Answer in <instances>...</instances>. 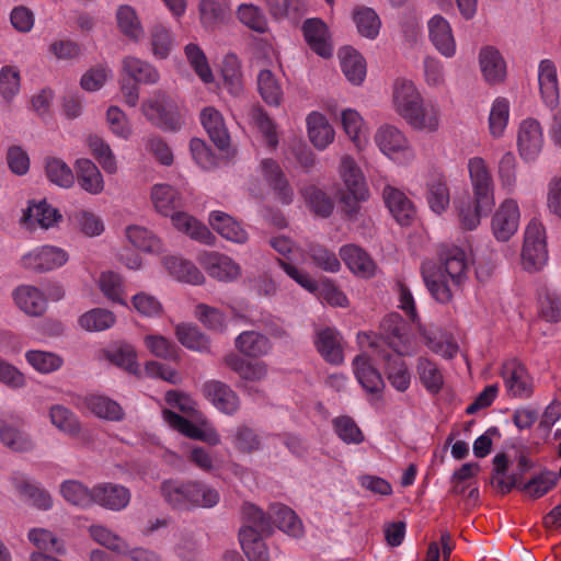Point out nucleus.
I'll list each match as a JSON object with an SVG mask.
<instances>
[{
  "mask_svg": "<svg viewBox=\"0 0 561 561\" xmlns=\"http://www.w3.org/2000/svg\"><path fill=\"white\" fill-rule=\"evenodd\" d=\"M208 220L213 229L222 238L236 243H244L247 241V231L230 215L214 210L210 213Z\"/></svg>",
  "mask_w": 561,
  "mask_h": 561,
  "instance_id": "f704fd0d",
  "label": "nucleus"
},
{
  "mask_svg": "<svg viewBox=\"0 0 561 561\" xmlns=\"http://www.w3.org/2000/svg\"><path fill=\"white\" fill-rule=\"evenodd\" d=\"M201 122L218 149L224 150L229 147V133L219 111L211 106L205 107L201 113Z\"/></svg>",
  "mask_w": 561,
  "mask_h": 561,
  "instance_id": "cd10ccee",
  "label": "nucleus"
},
{
  "mask_svg": "<svg viewBox=\"0 0 561 561\" xmlns=\"http://www.w3.org/2000/svg\"><path fill=\"white\" fill-rule=\"evenodd\" d=\"M381 339L398 354H412L409 325L397 312L387 314L381 323Z\"/></svg>",
  "mask_w": 561,
  "mask_h": 561,
  "instance_id": "1a4fd4ad",
  "label": "nucleus"
},
{
  "mask_svg": "<svg viewBox=\"0 0 561 561\" xmlns=\"http://www.w3.org/2000/svg\"><path fill=\"white\" fill-rule=\"evenodd\" d=\"M241 516L244 523L241 528H249L257 535L271 534V508L264 513L256 505L245 502L241 507Z\"/></svg>",
  "mask_w": 561,
  "mask_h": 561,
  "instance_id": "c03bdc74",
  "label": "nucleus"
},
{
  "mask_svg": "<svg viewBox=\"0 0 561 561\" xmlns=\"http://www.w3.org/2000/svg\"><path fill=\"white\" fill-rule=\"evenodd\" d=\"M257 91L262 100L270 106H279L283 89L276 76L268 69H262L256 77Z\"/></svg>",
  "mask_w": 561,
  "mask_h": 561,
  "instance_id": "37998d69",
  "label": "nucleus"
},
{
  "mask_svg": "<svg viewBox=\"0 0 561 561\" xmlns=\"http://www.w3.org/2000/svg\"><path fill=\"white\" fill-rule=\"evenodd\" d=\"M262 536L249 528H240L239 540L249 561H270L268 549Z\"/></svg>",
  "mask_w": 561,
  "mask_h": 561,
  "instance_id": "a18cd8bd",
  "label": "nucleus"
},
{
  "mask_svg": "<svg viewBox=\"0 0 561 561\" xmlns=\"http://www.w3.org/2000/svg\"><path fill=\"white\" fill-rule=\"evenodd\" d=\"M405 354H391L389 351L378 350V357L385 363V374L391 386L400 392H404L411 382V375L403 356Z\"/></svg>",
  "mask_w": 561,
  "mask_h": 561,
  "instance_id": "dca6fc26",
  "label": "nucleus"
},
{
  "mask_svg": "<svg viewBox=\"0 0 561 561\" xmlns=\"http://www.w3.org/2000/svg\"><path fill=\"white\" fill-rule=\"evenodd\" d=\"M416 369L425 389L431 393H438L443 387L444 378L437 365L427 358L420 357Z\"/></svg>",
  "mask_w": 561,
  "mask_h": 561,
  "instance_id": "052dcab7",
  "label": "nucleus"
},
{
  "mask_svg": "<svg viewBox=\"0 0 561 561\" xmlns=\"http://www.w3.org/2000/svg\"><path fill=\"white\" fill-rule=\"evenodd\" d=\"M175 334L184 347L197 352H209V339L196 325L180 323L175 328Z\"/></svg>",
  "mask_w": 561,
  "mask_h": 561,
  "instance_id": "8fccbe9b",
  "label": "nucleus"
},
{
  "mask_svg": "<svg viewBox=\"0 0 561 561\" xmlns=\"http://www.w3.org/2000/svg\"><path fill=\"white\" fill-rule=\"evenodd\" d=\"M151 201L156 210L163 216H171L184 207L182 194L169 184L153 185Z\"/></svg>",
  "mask_w": 561,
  "mask_h": 561,
  "instance_id": "b1692460",
  "label": "nucleus"
},
{
  "mask_svg": "<svg viewBox=\"0 0 561 561\" xmlns=\"http://www.w3.org/2000/svg\"><path fill=\"white\" fill-rule=\"evenodd\" d=\"M100 289L111 301L127 307L125 299L124 282L118 273L113 271L103 272L99 279Z\"/></svg>",
  "mask_w": 561,
  "mask_h": 561,
  "instance_id": "4d7b16f0",
  "label": "nucleus"
},
{
  "mask_svg": "<svg viewBox=\"0 0 561 561\" xmlns=\"http://www.w3.org/2000/svg\"><path fill=\"white\" fill-rule=\"evenodd\" d=\"M375 141L382 153L398 163H408L414 157L407 137L394 126L380 127L375 135Z\"/></svg>",
  "mask_w": 561,
  "mask_h": 561,
  "instance_id": "0eeeda50",
  "label": "nucleus"
},
{
  "mask_svg": "<svg viewBox=\"0 0 561 561\" xmlns=\"http://www.w3.org/2000/svg\"><path fill=\"white\" fill-rule=\"evenodd\" d=\"M199 264L207 274L221 282L238 278L241 268L230 256L218 252H204L199 255Z\"/></svg>",
  "mask_w": 561,
  "mask_h": 561,
  "instance_id": "4468645a",
  "label": "nucleus"
},
{
  "mask_svg": "<svg viewBox=\"0 0 561 561\" xmlns=\"http://www.w3.org/2000/svg\"><path fill=\"white\" fill-rule=\"evenodd\" d=\"M426 201L430 208L442 214L449 205V190L444 175L435 173L426 182Z\"/></svg>",
  "mask_w": 561,
  "mask_h": 561,
  "instance_id": "4c0bfd02",
  "label": "nucleus"
},
{
  "mask_svg": "<svg viewBox=\"0 0 561 561\" xmlns=\"http://www.w3.org/2000/svg\"><path fill=\"white\" fill-rule=\"evenodd\" d=\"M116 21L119 31L131 41L138 42L144 37L145 32L141 23L136 11L130 5L118 7Z\"/></svg>",
  "mask_w": 561,
  "mask_h": 561,
  "instance_id": "864d4df0",
  "label": "nucleus"
},
{
  "mask_svg": "<svg viewBox=\"0 0 561 561\" xmlns=\"http://www.w3.org/2000/svg\"><path fill=\"white\" fill-rule=\"evenodd\" d=\"M141 112L156 127L175 131L181 128V115L178 104L164 91L157 90L144 101Z\"/></svg>",
  "mask_w": 561,
  "mask_h": 561,
  "instance_id": "39448f33",
  "label": "nucleus"
},
{
  "mask_svg": "<svg viewBox=\"0 0 561 561\" xmlns=\"http://www.w3.org/2000/svg\"><path fill=\"white\" fill-rule=\"evenodd\" d=\"M339 57L341 68L347 80L353 84H360L366 76V62L364 57L352 47H343Z\"/></svg>",
  "mask_w": 561,
  "mask_h": 561,
  "instance_id": "58836bf2",
  "label": "nucleus"
},
{
  "mask_svg": "<svg viewBox=\"0 0 561 561\" xmlns=\"http://www.w3.org/2000/svg\"><path fill=\"white\" fill-rule=\"evenodd\" d=\"M89 534L94 541L112 551L121 554H126L128 551V545L125 540L104 526L92 525L89 527Z\"/></svg>",
  "mask_w": 561,
  "mask_h": 561,
  "instance_id": "338daca9",
  "label": "nucleus"
},
{
  "mask_svg": "<svg viewBox=\"0 0 561 561\" xmlns=\"http://www.w3.org/2000/svg\"><path fill=\"white\" fill-rule=\"evenodd\" d=\"M0 439L4 446L13 451L25 453L34 447L27 433L21 427L7 422H3L0 426Z\"/></svg>",
  "mask_w": 561,
  "mask_h": 561,
  "instance_id": "de8ad7c7",
  "label": "nucleus"
},
{
  "mask_svg": "<svg viewBox=\"0 0 561 561\" xmlns=\"http://www.w3.org/2000/svg\"><path fill=\"white\" fill-rule=\"evenodd\" d=\"M164 501L174 510L210 508L219 503L218 491L199 481L164 480L160 484Z\"/></svg>",
  "mask_w": 561,
  "mask_h": 561,
  "instance_id": "20e7f679",
  "label": "nucleus"
},
{
  "mask_svg": "<svg viewBox=\"0 0 561 561\" xmlns=\"http://www.w3.org/2000/svg\"><path fill=\"white\" fill-rule=\"evenodd\" d=\"M237 15L242 24L254 32L262 34L268 30V23L264 12L254 4H240L237 10Z\"/></svg>",
  "mask_w": 561,
  "mask_h": 561,
  "instance_id": "0e129e2a",
  "label": "nucleus"
},
{
  "mask_svg": "<svg viewBox=\"0 0 561 561\" xmlns=\"http://www.w3.org/2000/svg\"><path fill=\"white\" fill-rule=\"evenodd\" d=\"M234 347L244 356L259 358L272 351V343L262 333L243 331L234 339Z\"/></svg>",
  "mask_w": 561,
  "mask_h": 561,
  "instance_id": "473e14b6",
  "label": "nucleus"
},
{
  "mask_svg": "<svg viewBox=\"0 0 561 561\" xmlns=\"http://www.w3.org/2000/svg\"><path fill=\"white\" fill-rule=\"evenodd\" d=\"M517 147L524 161L537 159L543 147V134L539 122L535 118L524 119L517 134Z\"/></svg>",
  "mask_w": 561,
  "mask_h": 561,
  "instance_id": "ddd939ff",
  "label": "nucleus"
},
{
  "mask_svg": "<svg viewBox=\"0 0 561 561\" xmlns=\"http://www.w3.org/2000/svg\"><path fill=\"white\" fill-rule=\"evenodd\" d=\"M506 392L512 398L528 399L534 392V381L525 365L516 359L506 360L501 370Z\"/></svg>",
  "mask_w": 561,
  "mask_h": 561,
  "instance_id": "6e6552de",
  "label": "nucleus"
},
{
  "mask_svg": "<svg viewBox=\"0 0 561 561\" xmlns=\"http://www.w3.org/2000/svg\"><path fill=\"white\" fill-rule=\"evenodd\" d=\"M15 305L24 313L41 317L45 313L47 301L45 294L32 285H20L12 293Z\"/></svg>",
  "mask_w": 561,
  "mask_h": 561,
  "instance_id": "aec40b11",
  "label": "nucleus"
},
{
  "mask_svg": "<svg viewBox=\"0 0 561 561\" xmlns=\"http://www.w3.org/2000/svg\"><path fill=\"white\" fill-rule=\"evenodd\" d=\"M130 491L121 484L100 483L93 486V505L110 511H122L130 502Z\"/></svg>",
  "mask_w": 561,
  "mask_h": 561,
  "instance_id": "2eb2a0df",
  "label": "nucleus"
},
{
  "mask_svg": "<svg viewBox=\"0 0 561 561\" xmlns=\"http://www.w3.org/2000/svg\"><path fill=\"white\" fill-rule=\"evenodd\" d=\"M116 322L115 314L103 308H94L79 318V324L89 332H100L112 328Z\"/></svg>",
  "mask_w": 561,
  "mask_h": 561,
  "instance_id": "6e6d98bb",
  "label": "nucleus"
},
{
  "mask_svg": "<svg viewBox=\"0 0 561 561\" xmlns=\"http://www.w3.org/2000/svg\"><path fill=\"white\" fill-rule=\"evenodd\" d=\"M270 14L276 20H299L306 12L304 0H265Z\"/></svg>",
  "mask_w": 561,
  "mask_h": 561,
  "instance_id": "13d9d810",
  "label": "nucleus"
},
{
  "mask_svg": "<svg viewBox=\"0 0 561 561\" xmlns=\"http://www.w3.org/2000/svg\"><path fill=\"white\" fill-rule=\"evenodd\" d=\"M274 526L295 538L304 534V526L297 514L283 504L271 505V533Z\"/></svg>",
  "mask_w": 561,
  "mask_h": 561,
  "instance_id": "2f4dec72",
  "label": "nucleus"
},
{
  "mask_svg": "<svg viewBox=\"0 0 561 561\" xmlns=\"http://www.w3.org/2000/svg\"><path fill=\"white\" fill-rule=\"evenodd\" d=\"M225 365L234 371L242 381L257 382L267 376V364L261 360L251 362L237 353H229L224 357Z\"/></svg>",
  "mask_w": 561,
  "mask_h": 561,
  "instance_id": "4be33fe9",
  "label": "nucleus"
},
{
  "mask_svg": "<svg viewBox=\"0 0 561 561\" xmlns=\"http://www.w3.org/2000/svg\"><path fill=\"white\" fill-rule=\"evenodd\" d=\"M126 237L135 248L141 251L158 252L161 250L160 239L145 227L128 226Z\"/></svg>",
  "mask_w": 561,
  "mask_h": 561,
  "instance_id": "680f3d73",
  "label": "nucleus"
},
{
  "mask_svg": "<svg viewBox=\"0 0 561 561\" xmlns=\"http://www.w3.org/2000/svg\"><path fill=\"white\" fill-rule=\"evenodd\" d=\"M171 220L173 226L179 230L190 236L192 239L199 241L202 243L213 245L215 244L216 237L210 232V230L201 221L192 217L182 209L172 214Z\"/></svg>",
  "mask_w": 561,
  "mask_h": 561,
  "instance_id": "a878e982",
  "label": "nucleus"
},
{
  "mask_svg": "<svg viewBox=\"0 0 561 561\" xmlns=\"http://www.w3.org/2000/svg\"><path fill=\"white\" fill-rule=\"evenodd\" d=\"M301 194L310 210L322 218H328L334 208L333 201L316 185H307L301 190Z\"/></svg>",
  "mask_w": 561,
  "mask_h": 561,
  "instance_id": "3c124183",
  "label": "nucleus"
},
{
  "mask_svg": "<svg viewBox=\"0 0 561 561\" xmlns=\"http://www.w3.org/2000/svg\"><path fill=\"white\" fill-rule=\"evenodd\" d=\"M340 175L343 180L346 191L352 194H357L359 198L369 197L365 176L352 157L345 156L341 159Z\"/></svg>",
  "mask_w": 561,
  "mask_h": 561,
  "instance_id": "c756f323",
  "label": "nucleus"
},
{
  "mask_svg": "<svg viewBox=\"0 0 561 561\" xmlns=\"http://www.w3.org/2000/svg\"><path fill=\"white\" fill-rule=\"evenodd\" d=\"M25 358L34 369L43 374L58 370L64 363L59 355L45 351H28Z\"/></svg>",
  "mask_w": 561,
  "mask_h": 561,
  "instance_id": "774afa93",
  "label": "nucleus"
},
{
  "mask_svg": "<svg viewBox=\"0 0 561 561\" xmlns=\"http://www.w3.org/2000/svg\"><path fill=\"white\" fill-rule=\"evenodd\" d=\"M261 167L264 179L277 195L278 199L283 204H290L293 202L294 192L277 162L272 159H265L261 162Z\"/></svg>",
  "mask_w": 561,
  "mask_h": 561,
  "instance_id": "393cba45",
  "label": "nucleus"
},
{
  "mask_svg": "<svg viewBox=\"0 0 561 561\" xmlns=\"http://www.w3.org/2000/svg\"><path fill=\"white\" fill-rule=\"evenodd\" d=\"M60 494L73 506L88 508L93 505V488L89 489L78 480H66L60 484Z\"/></svg>",
  "mask_w": 561,
  "mask_h": 561,
  "instance_id": "49530a36",
  "label": "nucleus"
},
{
  "mask_svg": "<svg viewBox=\"0 0 561 561\" xmlns=\"http://www.w3.org/2000/svg\"><path fill=\"white\" fill-rule=\"evenodd\" d=\"M123 71L136 83L154 84L159 81V71L148 61L127 56L123 59Z\"/></svg>",
  "mask_w": 561,
  "mask_h": 561,
  "instance_id": "a19ab883",
  "label": "nucleus"
},
{
  "mask_svg": "<svg viewBox=\"0 0 561 561\" xmlns=\"http://www.w3.org/2000/svg\"><path fill=\"white\" fill-rule=\"evenodd\" d=\"M519 207L516 201L507 198L501 203L492 217L491 228L497 241L506 242L519 226Z\"/></svg>",
  "mask_w": 561,
  "mask_h": 561,
  "instance_id": "9b49d317",
  "label": "nucleus"
},
{
  "mask_svg": "<svg viewBox=\"0 0 561 561\" xmlns=\"http://www.w3.org/2000/svg\"><path fill=\"white\" fill-rule=\"evenodd\" d=\"M203 396L220 412L227 415L236 414L240 409V398L226 382L211 379L202 386Z\"/></svg>",
  "mask_w": 561,
  "mask_h": 561,
  "instance_id": "f8f14e48",
  "label": "nucleus"
},
{
  "mask_svg": "<svg viewBox=\"0 0 561 561\" xmlns=\"http://www.w3.org/2000/svg\"><path fill=\"white\" fill-rule=\"evenodd\" d=\"M314 344L317 351L329 363L339 365L343 362L341 335L333 328H324L318 331Z\"/></svg>",
  "mask_w": 561,
  "mask_h": 561,
  "instance_id": "7c9ffc66",
  "label": "nucleus"
},
{
  "mask_svg": "<svg viewBox=\"0 0 561 561\" xmlns=\"http://www.w3.org/2000/svg\"><path fill=\"white\" fill-rule=\"evenodd\" d=\"M68 261V254L60 248L43 245L24 254L22 267L35 273H45L62 266Z\"/></svg>",
  "mask_w": 561,
  "mask_h": 561,
  "instance_id": "9d476101",
  "label": "nucleus"
},
{
  "mask_svg": "<svg viewBox=\"0 0 561 561\" xmlns=\"http://www.w3.org/2000/svg\"><path fill=\"white\" fill-rule=\"evenodd\" d=\"M306 253L317 267L325 272L336 273L341 268V263L335 253L319 243H308Z\"/></svg>",
  "mask_w": 561,
  "mask_h": 561,
  "instance_id": "bf43d9fd",
  "label": "nucleus"
},
{
  "mask_svg": "<svg viewBox=\"0 0 561 561\" xmlns=\"http://www.w3.org/2000/svg\"><path fill=\"white\" fill-rule=\"evenodd\" d=\"M538 83L543 103L554 108L559 104L557 68L550 59H543L538 67Z\"/></svg>",
  "mask_w": 561,
  "mask_h": 561,
  "instance_id": "5701e85b",
  "label": "nucleus"
},
{
  "mask_svg": "<svg viewBox=\"0 0 561 561\" xmlns=\"http://www.w3.org/2000/svg\"><path fill=\"white\" fill-rule=\"evenodd\" d=\"M468 171L473 198L465 196L455 203L461 226L473 230L479 226L481 217L488 215L494 206V183L485 161L480 157L469 159Z\"/></svg>",
  "mask_w": 561,
  "mask_h": 561,
  "instance_id": "f257e3e1",
  "label": "nucleus"
},
{
  "mask_svg": "<svg viewBox=\"0 0 561 561\" xmlns=\"http://www.w3.org/2000/svg\"><path fill=\"white\" fill-rule=\"evenodd\" d=\"M304 37L309 47L319 56L329 58L333 49L329 43V31L325 23L320 19H308L302 24Z\"/></svg>",
  "mask_w": 561,
  "mask_h": 561,
  "instance_id": "412c9836",
  "label": "nucleus"
},
{
  "mask_svg": "<svg viewBox=\"0 0 561 561\" xmlns=\"http://www.w3.org/2000/svg\"><path fill=\"white\" fill-rule=\"evenodd\" d=\"M198 13L203 27L214 31L225 23L229 15V5L226 0H201Z\"/></svg>",
  "mask_w": 561,
  "mask_h": 561,
  "instance_id": "c9c22d12",
  "label": "nucleus"
},
{
  "mask_svg": "<svg viewBox=\"0 0 561 561\" xmlns=\"http://www.w3.org/2000/svg\"><path fill=\"white\" fill-rule=\"evenodd\" d=\"M438 257L439 266L433 262H424L421 273L432 297L440 304H446L453 297L446 276L455 285H460L467 276L469 264L466 252L456 245H442L438 250Z\"/></svg>",
  "mask_w": 561,
  "mask_h": 561,
  "instance_id": "f03ea898",
  "label": "nucleus"
},
{
  "mask_svg": "<svg viewBox=\"0 0 561 561\" xmlns=\"http://www.w3.org/2000/svg\"><path fill=\"white\" fill-rule=\"evenodd\" d=\"M355 376L362 387L370 393H379L385 388L380 373L370 364L368 356L360 354L353 359Z\"/></svg>",
  "mask_w": 561,
  "mask_h": 561,
  "instance_id": "72a5a7b5",
  "label": "nucleus"
},
{
  "mask_svg": "<svg viewBox=\"0 0 561 561\" xmlns=\"http://www.w3.org/2000/svg\"><path fill=\"white\" fill-rule=\"evenodd\" d=\"M340 256L346 266L357 276L370 278L376 274L377 265L369 254L355 244L340 249Z\"/></svg>",
  "mask_w": 561,
  "mask_h": 561,
  "instance_id": "f3484780",
  "label": "nucleus"
},
{
  "mask_svg": "<svg viewBox=\"0 0 561 561\" xmlns=\"http://www.w3.org/2000/svg\"><path fill=\"white\" fill-rule=\"evenodd\" d=\"M522 261L529 272L539 271L548 261L545 229L537 221H530L526 228Z\"/></svg>",
  "mask_w": 561,
  "mask_h": 561,
  "instance_id": "423d86ee",
  "label": "nucleus"
},
{
  "mask_svg": "<svg viewBox=\"0 0 561 561\" xmlns=\"http://www.w3.org/2000/svg\"><path fill=\"white\" fill-rule=\"evenodd\" d=\"M85 405L89 411L101 419L119 421L124 416L121 405L114 400L103 396L92 394L87 397Z\"/></svg>",
  "mask_w": 561,
  "mask_h": 561,
  "instance_id": "603ef678",
  "label": "nucleus"
},
{
  "mask_svg": "<svg viewBox=\"0 0 561 561\" xmlns=\"http://www.w3.org/2000/svg\"><path fill=\"white\" fill-rule=\"evenodd\" d=\"M392 102L396 112L415 129L434 131L438 127V111L425 104L414 83L407 79H397L392 89Z\"/></svg>",
  "mask_w": 561,
  "mask_h": 561,
  "instance_id": "7ed1b4c3",
  "label": "nucleus"
},
{
  "mask_svg": "<svg viewBox=\"0 0 561 561\" xmlns=\"http://www.w3.org/2000/svg\"><path fill=\"white\" fill-rule=\"evenodd\" d=\"M479 64L481 72L491 84L500 83L506 76V64L500 51L492 47L485 46L480 50Z\"/></svg>",
  "mask_w": 561,
  "mask_h": 561,
  "instance_id": "c85d7f7f",
  "label": "nucleus"
},
{
  "mask_svg": "<svg viewBox=\"0 0 561 561\" xmlns=\"http://www.w3.org/2000/svg\"><path fill=\"white\" fill-rule=\"evenodd\" d=\"M77 180L85 192L96 195L104 188L103 176L90 159H78L76 162Z\"/></svg>",
  "mask_w": 561,
  "mask_h": 561,
  "instance_id": "e433bc0d",
  "label": "nucleus"
},
{
  "mask_svg": "<svg viewBox=\"0 0 561 561\" xmlns=\"http://www.w3.org/2000/svg\"><path fill=\"white\" fill-rule=\"evenodd\" d=\"M163 266L178 280L198 285L204 282V275L191 261L178 256L163 259Z\"/></svg>",
  "mask_w": 561,
  "mask_h": 561,
  "instance_id": "ea45409f",
  "label": "nucleus"
},
{
  "mask_svg": "<svg viewBox=\"0 0 561 561\" xmlns=\"http://www.w3.org/2000/svg\"><path fill=\"white\" fill-rule=\"evenodd\" d=\"M383 202L394 219L403 226L411 222L415 215L412 201L400 190L387 185L382 191Z\"/></svg>",
  "mask_w": 561,
  "mask_h": 561,
  "instance_id": "a211bd4d",
  "label": "nucleus"
},
{
  "mask_svg": "<svg viewBox=\"0 0 561 561\" xmlns=\"http://www.w3.org/2000/svg\"><path fill=\"white\" fill-rule=\"evenodd\" d=\"M307 126L309 139L318 149L322 150L333 141L334 130L322 114L310 113L307 117Z\"/></svg>",
  "mask_w": 561,
  "mask_h": 561,
  "instance_id": "79ce46f5",
  "label": "nucleus"
},
{
  "mask_svg": "<svg viewBox=\"0 0 561 561\" xmlns=\"http://www.w3.org/2000/svg\"><path fill=\"white\" fill-rule=\"evenodd\" d=\"M432 44L445 57L456 53V42L449 22L442 15H434L427 23Z\"/></svg>",
  "mask_w": 561,
  "mask_h": 561,
  "instance_id": "6ab92c4d",
  "label": "nucleus"
},
{
  "mask_svg": "<svg viewBox=\"0 0 561 561\" xmlns=\"http://www.w3.org/2000/svg\"><path fill=\"white\" fill-rule=\"evenodd\" d=\"M558 483L556 472L545 469L534 476L529 481L519 485V490L527 493L531 499H540L552 490Z\"/></svg>",
  "mask_w": 561,
  "mask_h": 561,
  "instance_id": "5fc2aeb1",
  "label": "nucleus"
},
{
  "mask_svg": "<svg viewBox=\"0 0 561 561\" xmlns=\"http://www.w3.org/2000/svg\"><path fill=\"white\" fill-rule=\"evenodd\" d=\"M353 22L362 36L368 39H375L378 36L381 21L371 8L356 7L353 11Z\"/></svg>",
  "mask_w": 561,
  "mask_h": 561,
  "instance_id": "09e8293b",
  "label": "nucleus"
},
{
  "mask_svg": "<svg viewBox=\"0 0 561 561\" xmlns=\"http://www.w3.org/2000/svg\"><path fill=\"white\" fill-rule=\"evenodd\" d=\"M45 171L48 180L60 187L69 188L75 183L72 170L61 159L47 158Z\"/></svg>",
  "mask_w": 561,
  "mask_h": 561,
  "instance_id": "e2e57ef3",
  "label": "nucleus"
},
{
  "mask_svg": "<svg viewBox=\"0 0 561 561\" xmlns=\"http://www.w3.org/2000/svg\"><path fill=\"white\" fill-rule=\"evenodd\" d=\"M60 218L58 210L51 207L45 199L38 203L30 202L27 208L23 211L21 224L27 228H34L38 225L48 229Z\"/></svg>",
  "mask_w": 561,
  "mask_h": 561,
  "instance_id": "bb28decb",
  "label": "nucleus"
},
{
  "mask_svg": "<svg viewBox=\"0 0 561 561\" xmlns=\"http://www.w3.org/2000/svg\"><path fill=\"white\" fill-rule=\"evenodd\" d=\"M510 104L504 98H497L491 107L489 115V128L493 137H501L507 126Z\"/></svg>",
  "mask_w": 561,
  "mask_h": 561,
  "instance_id": "69168bd1",
  "label": "nucleus"
}]
</instances>
